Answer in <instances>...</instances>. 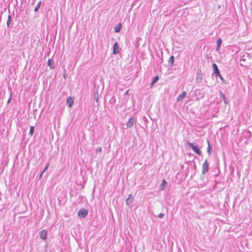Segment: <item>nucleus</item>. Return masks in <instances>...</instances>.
<instances>
[{
    "label": "nucleus",
    "mask_w": 252,
    "mask_h": 252,
    "mask_svg": "<svg viewBox=\"0 0 252 252\" xmlns=\"http://www.w3.org/2000/svg\"><path fill=\"white\" fill-rule=\"evenodd\" d=\"M212 66H213L214 73L215 74V75L216 76H218L222 82H225V80H224V78L222 77V76L220 74V72L218 67L216 63H213Z\"/></svg>",
    "instance_id": "obj_1"
},
{
    "label": "nucleus",
    "mask_w": 252,
    "mask_h": 252,
    "mask_svg": "<svg viewBox=\"0 0 252 252\" xmlns=\"http://www.w3.org/2000/svg\"><path fill=\"white\" fill-rule=\"evenodd\" d=\"M188 146L196 154L200 156L201 155V152L199 150V148L197 146H194L192 143L188 142Z\"/></svg>",
    "instance_id": "obj_2"
},
{
    "label": "nucleus",
    "mask_w": 252,
    "mask_h": 252,
    "mask_svg": "<svg viewBox=\"0 0 252 252\" xmlns=\"http://www.w3.org/2000/svg\"><path fill=\"white\" fill-rule=\"evenodd\" d=\"M88 214V210L86 209H81L78 212V216L82 218H85Z\"/></svg>",
    "instance_id": "obj_3"
},
{
    "label": "nucleus",
    "mask_w": 252,
    "mask_h": 252,
    "mask_svg": "<svg viewBox=\"0 0 252 252\" xmlns=\"http://www.w3.org/2000/svg\"><path fill=\"white\" fill-rule=\"evenodd\" d=\"M136 122V119L133 117H130L128 122L126 124V126L127 128L132 127L134 123Z\"/></svg>",
    "instance_id": "obj_4"
},
{
    "label": "nucleus",
    "mask_w": 252,
    "mask_h": 252,
    "mask_svg": "<svg viewBox=\"0 0 252 252\" xmlns=\"http://www.w3.org/2000/svg\"><path fill=\"white\" fill-rule=\"evenodd\" d=\"M208 170H209V164L207 162V160H206L202 165V174H205L206 172H208Z\"/></svg>",
    "instance_id": "obj_5"
},
{
    "label": "nucleus",
    "mask_w": 252,
    "mask_h": 252,
    "mask_svg": "<svg viewBox=\"0 0 252 252\" xmlns=\"http://www.w3.org/2000/svg\"><path fill=\"white\" fill-rule=\"evenodd\" d=\"M40 237L41 239L43 240H46L47 238V232L46 230H42L40 232Z\"/></svg>",
    "instance_id": "obj_6"
},
{
    "label": "nucleus",
    "mask_w": 252,
    "mask_h": 252,
    "mask_svg": "<svg viewBox=\"0 0 252 252\" xmlns=\"http://www.w3.org/2000/svg\"><path fill=\"white\" fill-rule=\"evenodd\" d=\"M113 54L114 55L117 54L119 52V45L117 42H115L113 46Z\"/></svg>",
    "instance_id": "obj_7"
},
{
    "label": "nucleus",
    "mask_w": 252,
    "mask_h": 252,
    "mask_svg": "<svg viewBox=\"0 0 252 252\" xmlns=\"http://www.w3.org/2000/svg\"><path fill=\"white\" fill-rule=\"evenodd\" d=\"M133 197H131V195H129V196L127 198L126 200V203L127 205L129 206L131 204V203L133 202Z\"/></svg>",
    "instance_id": "obj_8"
},
{
    "label": "nucleus",
    "mask_w": 252,
    "mask_h": 252,
    "mask_svg": "<svg viewBox=\"0 0 252 252\" xmlns=\"http://www.w3.org/2000/svg\"><path fill=\"white\" fill-rule=\"evenodd\" d=\"M202 80V75L201 70H199L197 72L196 74V81L200 82Z\"/></svg>",
    "instance_id": "obj_9"
},
{
    "label": "nucleus",
    "mask_w": 252,
    "mask_h": 252,
    "mask_svg": "<svg viewBox=\"0 0 252 252\" xmlns=\"http://www.w3.org/2000/svg\"><path fill=\"white\" fill-rule=\"evenodd\" d=\"M186 95H187L186 92L184 91V92H182V94L178 96L177 99V101H181L185 97Z\"/></svg>",
    "instance_id": "obj_10"
},
{
    "label": "nucleus",
    "mask_w": 252,
    "mask_h": 252,
    "mask_svg": "<svg viewBox=\"0 0 252 252\" xmlns=\"http://www.w3.org/2000/svg\"><path fill=\"white\" fill-rule=\"evenodd\" d=\"M74 100L73 98H72L71 97H69L67 98L66 100V104L68 106V107H71L73 103Z\"/></svg>",
    "instance_id": "obj_11"
},
{
    "label": "nucleus",
    "mask_w": 252,
    "mask_h": 252,
    "mask_svg": "<svg viewBox=\"0 0 252 252\" xmlns=\"http://www.w3.org/2000/svg\"><path fill=\"white\" fill-rule=\"evenodd\" d=\"M47 64L50 67L51 69H54V61L52 59H49L47 62Z\"/></svg>",
    "instance_id": "obj_12"
},
{
    "label": "nucleus",
    "mask_w": 252,
    "mask_h": 252,
    "mask_svg": "<svg viewBox=\"0 0 252 252\" xmlns=\"http://www.w3.org/2000/svg\"><path fill=\"white\" fill-rule=\"evenodd\" d=\"M174 57L173 56H171L169 60H168V63H169V65L170 66H172L173 65V63H174Z\"/></svg>",
    "instance_id": "obj_13"
},
{
    "label": "nucleus",
    "mask_w": 252,
    "mask_h": 252,
    "mask_svg": "<svg viewBox=\"0 0 252 252\" xmlns=\"http://www.w3.org/2000/svg\"><path fill=\"white\" fill-rule=\"evenodd\" d=\"M167 185V183L166 182V181L164 179H163L162 181V184L160 186V189L161 190H163L164 187L166 186Z\"/></svg>",
    "instance_id": "obj_14"
},
{
    "label": "nucleus",
    "mask_w": 252,
    "mask_h": 252,
    "mask_svg": "<svg viewBox=\"0 0 252 252\" xmlns=\"http://www.w3.org/2000/svg\"><path fill=\"white\" fill-rule=\"evenodd\" d=\"M122 28V25L121 23H119L118 25L115 28L114 31L115 32H119Z\"/></svg>",
    "instance_id": "obj_15"
},
{
    "label": "nucleus",
    "mask_w": 252,
    "mask_h": 252,
    "mask_svg": "<svg viewBox=\"0 0 252 252\" xmlns=\"http://www.w3.org/2000/svg\"><path fill=\"white\" fill-rule=\"evenodd\" d=\"M221 43H222V41H221V39L219 38L217 39V50H218L221 44Z\"/></svg>",
    "instance_id": "obj_16"
},
{
    "label": "nucleus",
    "mask_w": 252,
    "mask_h": 252,
    "mask_svg": "<svg viewBox=\"0 0 252 252\" xmlns=\"http://www.w3.org/2000/svg\"><path fill=\"white\" fill-rule=\"evenodd\" d=\"M158 79L159 78L158 76H155L151 83V86H152L154 84H155L158 80Z\"/></svg>",
    "instance_id": "obj_17"
},
{
    "label": "nucleus",
    "mask_w": 252,
    "mask_h": 252,
    "mask_svg": "<svg viewBox=\"0 0 252 252\" xmlns=\"http://www.w3.org/2000/svg\"><path fill=\"white\" fill-rule=\"evenodd\" d=\"M41 2L40 1H39V2H38V3L36 4V5L35 6V7H34V11H35V12H37V11L38 10V9H39V7H40V5H41Z\"/></svg>",
    "instance_id": "obj_18"
},
{
    "label": "nucleus",
    "mask_w": 252,
    "mask_h": 252,
    "mask_svg": "<svg viewBox=\"0 0 252 252\" xmlns=\"http://www.w3.org/2000/svg\"><path fill=\"white\" fill-rule=\"evenodd\" d=\"M207 142H208V147H207V152L209 154V155H211V147L210 146L209 141L208 140L207 141Z\"/></svg>",
    "instance_id": "obj_19"
},
{
    "label": "nucleus",
    "mask_w": 252,
    "mask_h": 252,
    "mask_svg": "<svg viewBox=\"0 0 252 252\" xmlns=\"http://www.w3.org/2000/svg\"><path fill=\"white\" fill-rule=\"evenodd\" d=\"M11 16L10 15H9L8 17V20H7V23H6V25H7V27H9L10 23V22H11Z\"/></svg>",
    "instance_id": "obj_20"
},
{
    "label": "nucleus",
    "mask_w": 252,
    "mask_h": 252,
    "mask_svg": "<svg viewBox=\"0 0 252 252\" xmlns=\"http://www.w3.org/2000/svg\"><path fill=\"white\" fill-rule=\"evenodd\" d=\"M33 132H34V127L32 126L30 127V132H29V134L31 136H32L33 135Z\"/></svg>",
    "instance_id": "obj_21"
},
{
    "label": "nucleus",
    "mask_w": 252,
    "mask_h": 252,
    "mask_svg": "<svg viewBox=\"0 0 252 252\" xmlns=\"http://www.w3.org/2000/svg\"><path fill=\"white\" fill-rule=\"evenodd\" d=\"M49 165H50V163H48L46 165V166L45 167V168H44L43 170L42 171V173L45 172V171L48 169V167H49Z\"/></svg>",
    "instance_id": "obj_22"
},
{
    "label": "nucleus",
    "mask_w": 252,
    "mask_h": 252,
    "mask_svg": "<svg viewBox=\"0 0 252 252\" xmlns=\"http://www.w3.org/2000/svg\"><path fill=\"white\" fill-rule=\"evenodd\" d=\"M164 217V214L163 213H160L158 216V217L160 219L163 218Z\"/></svg>",
    "instance_id": "obj_23"
},
{
    "label": "nucleus",
    "mask_w": 252,
    "mask_h": 252,
    "mask_svg": "<svg viewBox=\"0 0 252 252\" xmlns=\"http://www.w3.org/2000/svg\"><path fill=\"white\" fill-rule=\"evenodd\" d=\"M101 151H102V149H101V148H100V147H98V148H96V149H95V152H96V153L101 152Z\"/></svg>",
    "instance_id": "obj_24"
},
{
    "label": "nucleus",
    "mask_w": 252,
    "mask_h": 252,
    "mask_svg": "<svg viewBox=\"0 0 252 252\" xmlns=\"http://www.w3.org/2000/svg\"><path fill=\"white\" fill-rule=\"evenodd\" d=\"M220 96L221 98H222L224 100L225 99V95L222 92H220Z\"/></svg>",
    "instance_id": "obj_25"
},
{
    "label": "nucleus",
    "mask_w": 252,
    "mask_h": 252,
    "mask_svg": "<svg viewBox=\"0 0 252 252\" xmlns=\"http://www.w3.org/2000/svg\"><path fill=\"white\" fill-rule=\"evenodd\" d=\"M115 101V99L113 97L110 100V102L111 103H114Z\"/></svg>",
    "instance_id": "obj_26"
},
{
    "label": "nucleus",
    "mask_w": 252,
    "mask_h": 252,
    "mask_svg": "<svg viewBox=\"0 0 252 252\" xmlns=\"http://www.w3.org/2000/svg\"><path fill=\"white\" fill-rule=\"evenodd\" d=\"M43 173H42V171L41 173H40V176H39V178L40 179L42 177V176L43 175Z\"/></svg>",
    "instance_id": "obj_27"
},
{
    "label": "nucleus",
    "mask_w": 252,
    "mask_h": 252,
    "mask_svg": "<svg viewBox=\"0 0 252 252\" xmlns=\"http://www.w3.org/2000/svg\"><path fill=\"white\" fill-rule=\"evenodd\" d=\"M10 100H11V97H10V98L8 99V100L7 101V103H9L10 102Z\"/></svg>",
    "instance_id": "obj_28"
},
{
    "label": "nucleus",
    "mask_w": 252,
    "mask_h": 252,
    "mask_svg": "<svg viewBox=\"0 0 252 252\" xmlns=\"http://www.w3.org/2000/svg\"><path fill=\"white\" fill-rule=\"evenodd\" d=\"M128 91H128V90H127V91L126 92V93H125V94H128Z\"/></svg>",
    "instance_id": "obj_29"
},
{
    "label": "nucleus",
    "mask_w": 252,
    "mask_h": 252,
    "mask_svg": "<svg viewBox=\"0 0 252 252\" xmlns=\"http://www.w3.org/2000/svg\"><path fill=\"white\" fill-rule=\"evenodd\" d=\"M98 101V98H96V101Z\"/></svg>",
    "instance_id": "obj_30"
}]
</instances>
